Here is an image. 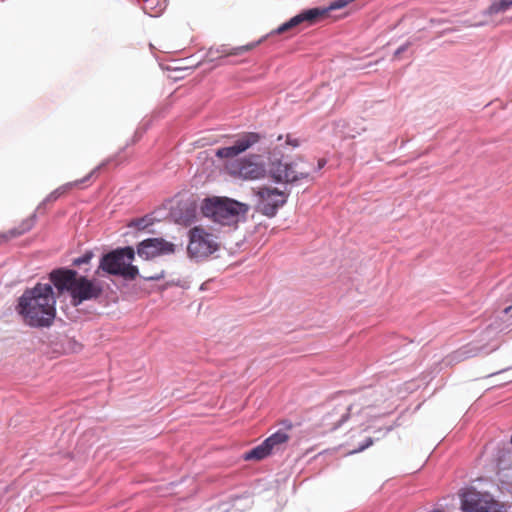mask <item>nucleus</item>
Segmentation results:
<instances>
[{
	"mask_svg": "<svg viewBox=\"0 0 512 512\" xmlns=\"http://www.w3.org/2000/svg\"><path fill=\"white\" fill-rule=\"evenodd\" d=\"M256 156L230 162L227 170L230 175L245 180L262 179L269 176L276 183L292 184L309 179V171L298 168L296 162H283L281 159H271L268 168L261 162L255 161Z\"/></svg>",
	"mask_w": 512,
	"mask_h": 512,
	"instance_id": "nucleus-1",
	"label": "nucleus"
},
{
	"mask_svg": "<svg viewBox=\"0 0 512 512\" xmlns=\"http://www.w3.org/2000/svg\"><path fill=\"white\" fill-rule=\"evenodd\" d=\"M55 304L52 286L38 283L35 287L24 291L18 299L16 311L23 322L30 327H49L56 316Z\"/></svg>",
	"mask_w": 512,
	"mask_h": 512,
	"instance_id": "nucleus-2",
	"label": "nucleus"
},
{
	"mask_svg": "<svg viewBox=\"0 0 512 512\" xmlns=\"http://www.w3.org/2000/svg\"><path fill=\"white\" fill-rule=\"evenodd\" d=\"M50 281L53 283L59 293L68 292L74 305H79L83 301L96 299L102 289L93 281L84 276H80L77 271L72 269L60 268L50 273Z\"/></svg>",
	"mask_w": 512,
	"mask_h": 512,
	"instance_id": "nucleus-3",
	"label": "nucleus"
},
{
	"mask_svg": "<svg viewBox=\"0 0 512 512\" xmlns=\"http://www.w3.org/2000/svg\"><path fill=\"white\" fill-rule=\"evenodd\" d=\"M201 210L213 222L231 225L237 223L239 216L247 214L249 206L227 197H212L203 201Z\"/></svg>",
	"mask_w": 512,
	"mask_h": 512,
	"instance_id": "nucleus-4",
	"label": "nucleus"
},
{
	"mask_svg": "<svg viewBox=\"0 0 512 512\" xmlns=\"http://www.w3.org/2000/svg\"><path fill=\"white\" fill-rule=\"evenodd\" d=\"M135 259V251L132 247L115 249L105 254L101 260L97 273L100 270L110 275L121 276L124 279L134 280L138 274V268L132 265Z\"/></svg>",
	"mask_w": 512,
	"mask_h": 512,
	"instance_id": "nucleus-5",
	"label": "nucleus"
},
{
	"mask_svg": "<svg viewBox=\"0 0 512 512\" xmlns=\"http://www.w3.org/2000/svg\"><path fill=\"white\" fill-rule=\"evenodd\" d=\"M219 249L218 237L202 226L189 231L187 253L191 258L204 259Z\"/></svg>",
	"mask_w": 512,
	"mask_h": 512,
	"instance_id": "nucleus-6",
	"label": "nucleus"
},
{
	"mask_svg": "<svg viewBox=\"0 0 512 512\" xmlns=\"http://www.w3.org/2000/svg\"><path fill=\"white\" fill-rule=\"evenodd\" d=\"M461 508L463 512H505L504 505L490 494L474 489H468L461 494Z\"/></svg>",
	"mask_w": 512,
	"mask_h": 512,
	"instance_id": "nucleus-7",
	"label": "nucleus"
},
{
	"mask_svg": "<svg viewBox=\"0 0 512 512\" xmlns=\"http://www.w3.org/2000/svg\"><path fill=\"white\" fill-rule=\"evenodd\" d=\"M258 197L257 208L267 217H274L277 211L287 202V195L277 188L262 187L256 192Z\"/></svg>",
	"mask_w": 512,
	"mask_h": 512,
	"instance_id": "nucleus-8",
	"label": "nucleus"
},
{
	"mask_svg": "<svg viewBox=\"0 0 512 512\" xmlns=\"http://www.w3.org/2000/svg\"><path fill=\"white\" fill-rule=\"evenodd\" d=\"M382 393L379 391H371L369 393L361 395L358 400L351 404L348 407H335L332 412L328 413L327 416H332L334 414H341L339 420L331 423L333 428L339 427L342 423H344L349 415V412L354 409V407H360L361 410H368L372 408H376L380 406L382 402Z\"/></svg>",
	"mask_w": 512,
	"mask_h": 512,
	"instance_id": "nucleus-9",
	"label": "nucleus"
},
{
	"mask_svg": "<svg viewBox=\"0 0 512 512\" xmlns=\"http://www.w3.org/2000/svg\"><path fill=\"white\" fill-rule=\"evenodd\" d=\"M175 252V245L162 238H149L139 243L137 253L146 260L172 254Z\"/></svg>",
	"mask_w": 512,
	"mask_h": 512,
	"instance_id": "nucleus-10",
	"label": "nucleus"
},
{
	"mask_svg": "<svg viewBox=\"0 0 512 512\" xmlns=\"http://www.w3.org/2000/svg\"><path fill=\"white\" fill-rule=\"evenodd\" d=\"M260 140V135L258 133L254 132H248L244 133L240 136H238L233 144L219 148L216 150L215 155L218 158H227L232 159L239 154L245 152L250 147H252L254 144L258 143Z\"/></svg>",
	"mask_w": 512,
	"mask_h": 512,
	"instance_id": "nucleus-11",
	"label": "nucleus"
},
{
	"mask_svg": "<svg viewBox=\"0 0 512 512\" xmlns=\"http://www.w3.org/2000/svg\"><path fill=\"white\" fill-rule=\"evenodd\" d=\"M293 428V424L289 421L284 422V429L278 430L269 436L265 442L266 446L270 449L271 453L279 451L289 441V431Z\"/></svg>",
	"mask_w": 512,
	"mask_h": 512,
	"instance_id": "nucleus-12",
	"label": "nucleus"
},
{
	"mask_svg": "<svg viewBox=\"0 0 512 512\" xmlns=\"http://www.w3.org/2000/svg\"><path fill=\"white\" fill-rule=\"evenodd\" d=\"M259 43L260 41L233 48H230L227 45H222L220 48L217 49H209L208 56L211 58V60L228 56H238L243 54L244 52H248L254 49Z\"/></svg>",
	"mask_w": 512,
	"mask_h": 512,
	"instance_id": "nucleus-13",
	"label": "nucleus"
},
{
	"mask_svg": "<svg viewBox=\"0 0 512 512\" xmlns=\"http://www.w3.org/2000/svg\"><path fill=\"white\" fill-rule=\"evenodd\" d=\"M498 479L503 485L512 488V458L509 454L499 459Z\"/></svg>",
	"mask_w": 512,
	"mask_h": 512,
	"instance_id": "nucleus-14",
	"label": "nucleus"
},
{
	"mask_svg": "<svg viewBox=\"0 0 512 512\" xmlns=\"http://www.w3.org/2000/svg\"><path fill=\"white\" fill-rule=\"evenodd\" d=\"M32 226H33V220L27 219L18 228H14V229L8 231L7 233H0V244L6 243L11 238L20 236V235L28 232L29 230H31Z\"/></svg>",
	"mask_w": 512,
	"mask_h": 512,
	"instance_id": "nucleus-15",
	"label": "nucleus"
},
{
	"mask_svg": "<svg viewBox=\"0 0 512 512\" xmlns=\"http://www.w3.org/2000/svg\"><path fill=\"white\" fill-rule=\"evenodd\" d=\"M271 454L272 453H271L270 449L268 448V446H266V442L264 440L260 445L254 447L250 451L246 452L244 455V459L259 461V460H262V459L268 457Z\"/></svg>",
	"mask_w": 512,
	"mask_h": 512,
	"instance_id": "nucleus-16",
	"label": "nucleus"
},
{
	"mask_svg": "<svg viewBox=\"0 0 512 512\" xmlns=\"http://www.w3.org/2000/svg\"><path fill=\"white\" fill-rule=\"evenodd\" d=\"M511 6L512 0H494L485 13L490 17H495L506 12Z\"/></svg>",
	"mask_w": 512,
	"mask_h": 512,
	"instance_id": "nucleus-17",
	"label": "nucleus"
},
{
	"mask_svg": "<svg viewBox=\"0 0 512 512\" xmlns=\"http://www.w3.org/2000/svg\"><path fill=\"white\" fill-rule=\"evenodd\" d=\"M99 168L100 167L95 168L89 175H87L86 177H84L81 180H76V181L69 182V183H66V184L60 186L54 192L51 193L50 197L53 199H57L59 196L67 193L71 189L78 187L80 184L87 181Z\"/></svg>",
	"mask_w": 512,
	"mask_h": 512,
	"instance_id": "nucleus-18",
	"label": "nucleus"
},
{
	"mask_svg": "<svg viewBox=\"0 0 512 512\" xmlns=\"http://www.w3.org/2000/svg\"><path fill=\"white\" fill-rule=\"evenodd\" d=\"M150 224H151L150 219H148L147 217H142V218H137V219H133L132 221H130V223L128 224V227H134V228H137L138 230H143L146 227H148Z\"/></svg>",
	"mask_w": 512,
	"mask_h": 512,
	"instance_id": "nucleus-19",
	"label": "nucleus"
},
{
	"mask_svg": "<svg viewBox=\"0 0 512 512\" xmlns=\"http://www.w3.org/2000/svg\"><path fill=\"white\" fill-rule=\"evenodd\" d=\"M472 355V351L468 347H462L452 354V359L455 361H461L469 358Z\"/></svg>",
	"mask_w": 512,
	"mask_h": 512,
	"instance_id": "nucleus-20",
	"label": "nucleus"
},
{
	"mask_svg": "<svg viewBox=\"0 0 512 512\" xmlns=\"http://www.w3.org/2000/svg\"><path fill=\"white\" fill-rule=\"evenodd\" d=\"M93 258V253L91 251L85 252L81 257H78L73 260V265L81 266L82 264H87Z\"/></svg>",
	"mask_w": 512,
	"mask_h": 512,
	"instance_id": "nucleus-21",
	"label": "nucleus"
},
{
	"mask_svg": "<svg viewBox=\"0 0 512 512\" xmlns=\"http://www.w3.org/2000/svg\"><path fill=\"white\" fill-rule=\"evenodd\" d=\"M285 143L287 145H290L292 148H296L299 146V140L296 138H293L290 134L286 136Z\"/></svg>",
	"mask_w": 512,
	"mask_h": 512,
	"instance_id": "nucleus-22",
	"label": "nucleus"
},
{
	"mask_svg": "<svg viewBox=\"0 0 512 512\" xmlns=\"http://www.w3.org/2000/svg\"><path fill=\"white\" fill-rule=\"evenodd\" d=\"M326 164H327V160L325 158H320L317 163L318 170H321L322 168H324Z\"/></svg>",
	"mask_w": 512,
	"mask_h": 512,
	"instance_id": "nucleus-23",
	"label": "nucleus"
},
{
	"mask_svg": "<svg viewBox=\"0 0 512 512\" xmlns=\"http://www.w3.org/2000/svg\"><path fill=\"white\" fill-rule=\"evenodd\" d=\"M373 443V440L371 438H368L367 439V442L365 443V445L361 446L357 451H362L364 450L365 448L369 447L370 445H372Z\"/></svg>",
	"mask_w": 512,
	"mask_h": 512,
	"instance_id": "nucleus-24",
	"label": "nucleus"
},
{
	"mask_svg": "<svg viewBox=\"0 0 512 512\" xmlns=\"http://www.w3.org/2000/svg\"><path fill=\"white\" fill-rule=\"evenodd\" d=\"M162 277H163V274H161V275H157V276L147 277V279H150V280H158V279H160V278H162Z\"/></svg>",
	"mask_w": 512,
	"mask_h": 512,
	"instance_id": "nucleus-25",
	"label": "nucleus"
},
{
	"mask_svg": "<svg viewBox=\"0 0 512 512\" xmlns=\"http://www.w3.org/2000/svg\"><path fill=\"white\" fill-rule=\"evenodd\" d=\"M511 310H512V305H511V306L506 307V308L503 310L504 315H507Z\"/></svg>",
	"mask_w": 512,
	"mask_h": 512,
	"instance_id": "nucleus-26",
	"label": "nucleus"
},
{
	"mask_svg": "<svg viewBox=\"0 0 512 512\" xmlns=\"http://www.w3.org/2000/svg\"><path fill=\"white\" fill-rule=\"evenodd\" d=\"M405 50V47H400L396 52H395V55H399L400 53H402L403 51Z\"/></svg>",
	"mask_w": 512,
	"mask_h": 512,
	"instance_id": "nucleus-27",
	"label": "nucleus"
},
{
	"mask_svg": "<svg viewBox=\"0 0 512 512\" xmlns=\"http://www.w3.org/2000/svg\"><path fill=\"white\" fill-rule=\"evenodd\" d=\"M282 139H283L282 135H279L278 138H277L278 141H282Z\"/></svg>",
	"mask_w": 512,
	"mask_h": 512,
	"instance_id": "nucleus-28",
	"label": "nucleus"
}]
</instances>
